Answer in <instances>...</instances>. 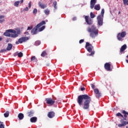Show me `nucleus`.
<instances>
[{
	"mask_svg": "<svg viewBox=\"0 0 128 128\" xmlns=\"http://www.w3.org/2000/svg\"><path fill=\"white\" fill-rule=\"evenodd\" d=\"M82 102H84L83 104ZM90 102H92V98L88 94L80 95L77 98L78 104L80 106H83L84 110H88V108H90Z\"/></svg>",
	"mask_w": 128,
	"mask_h": 128,
	"instance_id": "1",
	"label": "nucleus"
},
{
	"mask_svg": "<svg viewBox=\"0 0 128 128\" xmlns=\"http://www.w3.org/2000/svg\"><path fill=\"white\" fill-rule=\"evenodd\" d=\"M7 32H4V36H5L13 38H18V34H20V30H18L16 32V31L12 29L8 30Z\"/></svg>",
	"mask_w": 128,
	"mask_h": 128,
	"instance_id": "2",
	"label": "nucleus"
},
{
	"mask_svg": "<svg viewBox=\"0 0 128 128\" xmlns=\"http://www.w3.org/2000/svg\"><path fill=\"white\" fill-rule=\"evenodd\" d=\"M87 30L88 32H90L91 38H96L98 34V30H97L94 26H92L91 28L88 27Z\"/></svg>",
	"mask_w": 128,
	"mask_h": 128,
	"instance_id": "3",
	"label": "nucleus"
},
{
	"mask_svg": "<svg viewBox=\"0 0 128 128\" xmlns=\"http://www.w3.org/2000/svg\"><path fill=\"white\" fill-rule=\"evenodd\" d=\"M44 24H46V21L42 20V22L39 23L38 24H37L36 26L32 30L31 32L32 34H36L38 32V29L40 28V26H44Z\"/></svg>",
	"mask_w": 128,
	"mask_h": 128,
	"instance_id": "4",
	"label": "nucleus"
},
{
	"mask_svg": "<svg viewBox=\"0 0 128 128\" xmlns=\"http://www.w3.org/2000/svg\"><path fill=\"white\" fill-rule=\"evenodd\" d=\"M126 36V32H122L121 33H118L117 35V38L118 40L122 42L124 40V38Z\"/></svg>",
	"mask_w": 128,
	"mask_h": 128,
	"instance_id": "5",
	"label": "nucleus"
},
{
	"mask_svg": "<svg viewBox=\"0 0 128 128\" xmlns=\"http://www.w3.org/2000/svg\"><path fill=\"white\" fill-rule=\"evenodd\" d=\"M120 122L122 124H118L119 128H122V126H126V124H128V121H126V118L121 119Z\"/></svg>",
	"mask_w": 128,
	"mask_h": 128,
	"instance_id": "6",
	"label": "nucleus"
},
{
	"mask_svg": "<svg viewBox=\"0 0 128 128\" xmlns=\"http://www.w3.org/2000/svg\"><path fill=\"white\" fill-rule=\"evenodd\" d=\"M28 37H22L18 39V41L16 42V44H22V42H26V40H28Z\"/></svg>",
	"mask_w": 128,
	"mask_h": 128,
	"instance_id": "7",
	"label": "nucleus"
},
{
	"mask_svg": "<svg viewBox=\"0 0 128 128\" xmlns=\"http://www.w3.org/2000/svg\"><path fill=\"white\" fill-rule=\"evenodd\" d=\"M45 100L47 104L50 106L54 104L56 101L52 100V98H46Z\"/></svg>",
	"mask_w": 128,
	"mask_h": 128,
	"instance_id": "8",
	"label": "nucleus"
},
{
	"mask_svg": "<svg viewBox=\"0 0 128 128\" xmlns=\"http://www.w3.org/2000/svg\"><path fill=\"white\" fill-rule=\"evenodd\" d=\"M98 26H102L104 24V17L102 16H98L96 18Z\"/></svg>",
	"mask_w": 128,
	"mask_h": 128,
	"instance_id": "9",
	"label": "nucleus"
},
{
	"mask_svg": "<svg viewBox=\"0 0 128 128\" xmlns=\"http://www.w3.org/2000/svg\"><path fill=\"white\" fill-rule=\"evenodd\" d=\"M111 66L110 63L106 62L104 64V68L107 72H112V69L110 68Z\"/></svg>",
	"mask_w": 128,
	"mask_h": 128,
	"instance_id": "10",
	"label": "nucleus"
},
{
	"mask_svg": "<svg viewBox=\"0 0 128 128\" xmlns=\"http://www.w3.org/2000/svg\"><path fill=\"white\" fill-rule=\"evenodd\" d=\"M85 20L88 24L90 25L92 24V18H90L88 16H85Z\"/></svg>",
	"mask_w": 128,
	"mask_h": 128,
	"instance_id": "11",
	"label": "nucleus"
},
{
	"mask_svg": "<svg viewBox=\"0 0 128 128\" xmlns=\"http://www.w3.org/2000/svg\"><path fill=\"white\" fill-rule=\"evenodd\" d=\"M96 0H91L90 2V8L92 10L94 8V6H96Z\"/></svg>",
	"mask_w": 128,
	"mask_h": 128,
	"instance_id": "12",
	"label": "nucleus"
},
{
	"mask_svg": "<svg viewBox=\"0 0 128 128\" xmlns=\"http://www.w3.org/2000/svg\"><path fill=\"white\" fill-rule=\"evenodd\" d=\"M94 92L96 94V98H100L102 94L100 92V90H98V88L94 89Z\"/></svg>",
	"mask_w": 128,
	"mask_h": 128,
	"instance_id": "13",
	"label": "nucleus"
},
{
	"mask_svg": "<svg viewBox=\"0 0 128 128\" xmlns=\"http://www.w3.org/2000/svg\"><path fill=\"white\" fill-rule=\"evenodd\" d=\"M54 116H56V113L54 112H50L48 114V116L49 118H54Z\"/></svg>",
	"mask_w": 128,
	"mask_h": 128,
	"instance_id": "14",
	"label": "nucleus"
},
{
	"mask_svg": "<svg viewBox=\"0 0 128 128\" xmlns=\"http://www.w3.org/2000/svg\"><path fill=\"white\" fill-rule=\"evenodd\" d=\"M121 112H122V114H124L123 116H124V118H128V112H127L126 111L124 110H122Z\"/></svg>",
	"mask_w": 128,
	"mask_h": 128,
	"instance_id": "15",
	"label": "nucleus"
},
{
	"mask_svg": "<svg viewBox=\"0 0 128 128\" xmlns=\"http://www.w3.org/2000/svg\"><path fill=\"white\" fill-rule=\"evenodd\" d=\"M34 112L32 110H29L27 112L28 116L30 118L34 116Z\"/></svg>",
	"mask_w": 128,
	"mask_h": 128,
	"instance_id": "16",
	"label": "nucleus"
},
{
	"mask_svg": "<svg viewBox=\"0 0 128 128\" xmlns=\"http://www.w3.org/2000/svg\"><path fill=\"white\" fill-rule=\"evenodd\" d=\"M38 6L40 8H42L43 10L46 8V4H44V3H42V2H39Z\"/></svg>",
	"mask_w": 128,
	"mask_h": 128,
	"instance_id": "17",
	"label": "nucleus"
},
{
	"mask_svg": "<svg viewBox=\"0 0 128 128\" xmlns=\"http://www.w3.org/2000/svg\"><path fill=\"white\" fill-rule=\"evenodd\" d=\"M38 121V118L36 116L32 117L30 118V122H36Z\"/></svg>",
	"mask_w": 128,
	"mask_h": 128,
	"instance_id": "18",
	"label": "nucleus"
},
{
	"mask_svg": "<svg viewBox=\"0 0 128 128\" xmlns=\"http://www.w3.org/2000/svg\"><path fill=\"white\" fill-rule=\"evenodd\" d=\"M126 50V44H124L122 46L120 49V52L122 54V52H124V50Z\"/></svg>",
	"mask_w": 128,
	"mask_h": 128,
	"instance_id": "19",
	"label": "nucleus"
},
{
	"mask_svg": "<svg viewBox=\"0 0 128 128\" xmlns=\"http://www.w3.org/2000/svg\"><path fill=\"white\" fill-rule=\"evenodd\" d=\"M18 56V58H22L24 54L22 52H20L19 53H15L14 54V56Z\"/></svg>",
	"mask_w": 128,
	"mask_h": 128,
	"instance_id": "20",
	"label": "nucleus"
},
{
	"mask_svg": "<svg viewBox=\"0 0 128 128\" xmlns=\"http://www.w3.org/2000/svg\"><path fill=\"white\" fill-rule=\"evenodd\" d=\"M12 48V44H8V46L6 48V50H10Z\"/></svg>",
	"mask_w": 128,
	"mask_h": 128,
	"instance_id": "21",
	"label": "nucleus"
},
{
	"mask_svg": "<svg viewBox=\"0 0 128 128\" xmlns=\"http://www.w3.org/2000/svg\"><path fill=\"white\" fill-rule=\"evenodd\" d=\"M18 118L20 120H24V116L22 113H20L18 114Z\"/></svg>",
	"mask_w": 128,
	"mask_h": 128,
	"instance_id": "22",
	"label": "nucleus"
},
{
	"mask_svg": "<svg viewBox=\"0 0 128 128\" xmlns=\"http://www.w3.org/2000/svg\"><path fill=\"white\" fill-rule=\"evenodd\" d=\"M94 8L96 10H100V4H96L94 6Z\"/></svg>",
	"mask_w": 128,
	"mask_h": 128,
	"instance_id": "23",
	"label": "nucleus"
},
{
	"mask_svg": "<svg viewBox=\"0 0 128 128\" xmlns=\"http://www.w3.org/2000/svg\"><path fill=\"white\" fill-rule=\"evenodd\" d=\"M4 20V16H0V24H2Z\"/></svg>",
	"mask_w": 128,
	"mask_h": 128,
	"instance_id": "24",
	"label": "nucleus"
},
{
	"mask_svg": "<svg viewBox=\"0 0 128 128\" xmlns=\"http://www.w3.org/2000/svg\"><path fill=\"white\" fill-rule=\"evenodd\" d=\"M48 56V54L46 51H43L41 54V56L42 58H44V56Z\"/></svg>",
	"mask_w": 128,
	"mask_h": 128,
	"instance_id": "25",
	"label": "nucleus"
},
{
	"mask_svg": "<svg viewBox=\"0 0 128 128\" xmlns=\"http://www.w3.org/2000/svg\"><path fill=\"white\" fill-rule=\"evenodd\" d=\"M56 4H58L56 1H54L52 4V6H54V10H56V8H58L56 7Z\"/></svg>",
	"mask_w": 128,
	"mask_h": 128,
	"instance_id": "26",
	"label": "nucleus"
},
{
	"mask_svg": "<svg viewBox=\"0 0 128 128\" xmlns=\"http://www.w3.org/2000/svg\"><path fill=\"white\" fill-rule=\"evenodd\" d=\"M19 4H20V1H16L14 3V6H16V8H18Z\"/></svg>",
	"mask_w": 128,
	"mask_h": 128,
	"instance_id": "27",
	"label": "nucleus"
},
{
	"mask_svg": "<svg viewBox=\"0 0 128 128\" xmlns=\"http://www.w3.org/2000/svg\"><path fill=\"white\" fill-rule=\"evenodd\" d=\"M45 28H46V26H43L41 28H38V31L39 32H42V30H44Z\"/></svg>",
	"mask_w": 128,
	"mask_h": 128,
	"instance_id": "28",
	"label": "nucleus"
},
{
	"mask_svg": "<svg viewBox=\"0 0 128 128\" xmlns=\"http://www.w3.org/2000/svg\"><path fill=\"white\" fill-rule=\"evenodd\" d=\"M8 116H10V112L8 111H6L5 114H4V116L5 118H8Z\"/></svg>",
	"mask_w": 128,
	"mask_h": 128,
	"instance_id": "29",
	"label": "nucleus"
},
{
	"mask_svg": "<svg viewBox=\"0 0 128 128\" xmlns=\"http://www.w3.org/2000/svg\"><path fill=\"white\" fill-rule=\"evenodd\" d=\"M104 9H102L101 14L100 15H98L100 16H103L104 17Z\"/></svg>",
	"mask_w": 128,
	"mask_h": 128,
	"instance_id": "30",
	"label": "nucleus"
},
{
	"mask_svg": "<svg viewBox=\"0 0 128 128\" xmlns=\"http://www.w3.org/2000/svg\"><path fill=\"white\" fill-rule=\"evenodd\" d=\"M90 16L91 18H96V15H94L92 12H91L90 13Z\"/></svg>",
	"mask_w": 128,
	"mask_h": 128,
	"instance_id": "31",
	"label": "nucleus"
},
{
	"mask_svg": "<svg viewBox=\"0 0 128 128\" xmlns=\"http://www.w3.org/2000/svg\"><path fill=\"white\" fill-rule=\"evenodd\" d=\"M116 116H120L121 118H124V115H122V114H120V112H118L116 114Z\"/></svg>",
	"mask_w": 128,
	"mask_h": 128,
	"instance_id": "32",
	"label": "nucleus"
},
{
	"mask_svg": "<svg viewBox=\"0 0 128 128\" xmlns=\"http://www.w3.org/2000/svg\"><path fill=\"white\" fill-rule=\"evenodd\" d=\"M44 12L45 14H46V15L48 14H50V10H48V9L45 10H44Z\"/></svg>",
	"mask_w": 128,
	"mask_h": 128,
	"instance_id": "33",
	"label": "nucleus"
},
{
	"mask_svg": "<svg viewBox=\"0 0 128 128\" xmlns=\"http://www.w3.org/2000/svg\"><path fill=\"white\" fill-rule=\"evenodd\" d=\"M34 44L36 46H40V40H37L35 42Z\"/></svg>",
	"mask_w": 128,
	"mask_h": 128,
	"instance_id": "34",
	"label": "nucleus"
},
{
	"mask_svg": "<svg viewBox=\"0 0 128 128\" xmlns=\"http://www.w3.org/2000/svg\"><path fill=\"white\" fill-rule=\"evenodd\" d=\"M87 49L88 52H92V48L90 47H88L86 48Z\"/></svg>",
	"mask_w": 128,
	"mask_h": 128,
	"instance_id": "35",
	"label": "nucleus"
},
{
	"mask_svg": "<svg viewBox=\"0 0 128 128\" xmlns=\"http://www.w3.org/2000/svg\"><path fill=\"white\" fill-rule=\"evenodd\" d=\"M0 128H4V122L0 121Z\"/></svg>",
	"mask_w": 128,
	"mask_h": 128,
	"instance_id": "36",
	"label": "nucleus"
},
{
	"mask_svg": "<svg viewBox=\"0 0 128 128\" xmlns=\"http://www.w3.org/2000/svg\"><path fill=\"white\" fill-rule=\"evenodd\" d=\"M31 61L32 62H34V60H38V59H36V56H32L31 58Z\"/></svg>",
	"mask_w": 128,
	"mask_h": 128,
	"instance_id": "37",
	"label": "nucleus"
},
{
	"mask_svg": "<svg viewBox=\"0 0 128 128\" xmlns=\"http://www.w3.org/2000/svg\"><path fill=\"white\" fill-rule=\"evenodd\" d=\"M37 12H38V10H36V8H34L33 10V14H37Z\"/></svg>",
	"mask_w": 128,
	"mask_h": 128,
	"instance_id": "38",
	"label": "nucleus"
},
{
	"mask_svg": "<svg viewBox=\"0 0 128 128\" xmlns=\"http://www.w3.org/2000/svg\"><path fill=\"white\" fill-rule=\"evenodd\" d=\"M92 46V44H90L89 42H86V48H88V46Z\"/></svg>",
	"mask_w": 128,
	"mask_h": 128,
	"instance_id": "39",
	"label": "nucleus"
},
{
	"mask_svg": "<svg viewBox=\"0 0 128 128\" xmlns=\"http://www.w3.org/2000/svg\"><path fill=\"white\" fill-rule=\"evenodd\" d=\"M128 2V0H123L124 4L126 5Z\"/></svg>",
	"mask_w": 128,
	"mask_h": 128,
	"instance_id": "40",
	"label": "nucleus"
},
{
	"mask_svg": "<svg viewBox=\"0 0 128 128\" xmlns=\"http://www.w3.org/2000/svg\"><path fill=\"white\" fill-rule=\"evenodd\" d=\"M32 30V26L28 27L27 30Z\"/></svg>",
	"mask_w": 128,
	"mask_h": 128,
	"instance_id": "41",
	"label": "nucleus"
},
{
	"mask_svg": "<svg viewBox=\"0 0 128 128\" xmlns=\"http://www.w3.org/2000/svg\"><path fill=\"white\" fill-rule=\"evenodd\" d=\"M84 42V39H82V40H80L79 44H82V42Z\"/></svg>",
	"mask_w": 128,
	"mask_h": 128,
	"instance_id": "42",
	"label": "nucleus"
},
{
	"mask_svg": "<svg viewBox=\"0 0 128 128\" xmlns=\"http://www.w3.org/2000/svg\"><path fill=\"white\" fill-rule=\"evenodd\" d=\"M42 84L44 86H46V84H48L50 83H48L46 82H42Z\"/></svg>",
	"mask_w": 128,
	"mask_h": 128,
	"instance_id": "43",
	"label": "nucleus"
},
{
	"mask_svg": "<svg viewBox=\"0 0 128 128\" xmlns=\"http://www.w3.org/2000/svg\"><path fill=\"white\" fill-rule=\"evenodd\" d=\"M90 86H91L93 90H94V84H91Z\"/></svg>",
	"mask_w": 128,
	"mask_h": 128,
	"instance_id": "44",
	"label": "nucleus"
},
{
	"mask_svg": "<svg viewBox=\"0 0 128 128\" xmlns=\"http://www.w3.org/2000/svg\"><path fill=\"white\" fill-rule=\"evenodd\" d=\"M6 52V49H3L1 50V52Z\"/></svg>",
	"mask_w": 128,
	"mask_h": 128,
	"instance_id": "45",
	"label": "nucleus"
},
{
	"mask_svg": "<svg viewBox=\"0 0 128 128\" xmlns=\"http://www.w3.org/2000/svg\"><path fill=\"white\" fill-rule=\"evenodd\" d=\"M28 8H32V2H30L28 4Z\"/></svg>",
	"mask_w": 128,
	"mask_h": 128,
	"instance_id": "46",
	"label": "nucleus"
},
{
	"mask_svg": "<svg viewBox=\"0 0 128 128\" xmlns=\"http://www.w3.org/2000/svg\"><path fill=\"white\" fill-rule=\"evenodd\" d=\"M94 51L91 52V54H90V56H94Z\"/></svg>",
	"mask_w": 128,
	"mask_h": 128,
	"instance_id": "47",
	"label": "nucleus"
},
{
	"mask_svg": "<svg viewBox=\"0 0 128 128\" xmlns=\"http://www.w3.org/2000/svg\"><path fill=\"white\" fill-rule=\"evenodd\" d=\"M24 10H25V12H28V8L26 7L24 9Z\"/></svg>",
	"mask_w": 128,
	"mask_h": 128,
	"instance_id": "48",
	"label": "nucleus"
},
{
	"mask_svg": "<svg viewBox=\"0 0 128 128\" xmlns=\"http://www.w3.org/2000/svg\"><path fill=\"white\" fill-rule=\"evenodd\" d=\"M86 90V88H84V87H83V88H80V90H82V92L83 90Z\"/></svg>",
	"mask_w": 128,
	"mask_h": 128,
	"instance_id": "49",
	"label": "nucleus"
},
{
	"mask_svg": "<svg viewBox=\"0 0 128 128\" xmlns=\"http://www.w3.org/2000/svg\"><path fill=\"white\" fill-rule=\"evenodd\" d=\"M72 20L74 21V20H76V17H74L72 18Z\"/></svg>",
	"mask_w": 128,
	"mask_h": 128,
	"instance_id": "50",
	"label": "nucleus"
},
{
	"mask_svg": "<svg viewBox=\"0 0 128 128\" xmlns=\"http://www.w3.org/2000/svg\"><path fill=\"white\" fill-rule=\"evenodd\" d=\"M24 34H26L27 36H28V32H25Z\"/></svg>",
	"mask_w": 128,
	"mask_h": 128,
	"instance_id": "51",
	"label": "nucleus"
},
{
	"mask_svg": "<svg viewBox=\"0 0 128 128\" xmlns=\"http://www.w3.org/2000/svg\"><path fill=\"white\" fill-rule=\"evenodd\" d=\"M20 2V4H23V2H24V0H21Z\"/></svg>",
	"mask_w": 128,
	"mask_h": 128,
	"instance_id": "52",
	"label": "nucleus"
},
{
	"mask_svg": "<svg viewBox=\"0 0 128 128\" xmlns=\"http://www.w3.org/2000/svg\"><path fill=\"white\" fill-rule=\"evenodd\" d=\"M46 66H50V63L46 64Z\"/></svg>",
	"mask_w": 128,
	"mask_h": 128,
	"instance_id": "53",
	"label": "nucleus"
},
{
	"mask_svg": "<svg viewBox=\"0 0 128 128\" xmlns=\"http://www.w3.org/2000/svg\"><path fill=\"white\" fill-rule=\"evenodd\" d=\"M2 40V38H0V42Z\"/></svg>",
	"mask_w": 128,
	"mask_h": 128,
	"instance_id": "54",
	"label": "nucleus"
},
{
	"mask_svg": "<svg viewBox=\"0 0 128 128\" xmlns=\"http://www.w3.org/2000/svg\"><path fill=\"white\" fill-rule=\"evenodd\" d=\"M120 14V11L118 13V14Z\"/></svg>",
	"mask_w": 128,
	"mask_h": 128,
	"instance_id": "55",
	"label": "nucleus"
},
{
	"mask_svg": "<svg viewBox=\"0 0 128 128\" xmlns=\"http://www.w3.org/2000/svg\"><path fill=\"white\" fill-rule=\"evenodd\" d=\"M126 62H127V64H128V60H126Z\"/></svg>",
	"mask_w": 128,
	"mask_h": 128,
	"instance_id": "56",
	"label": "nucleus"
},
{
	"mask_svg": "<svg viewBox=\"0 0 128 128\" xmlns=\"http://www.w3.org/2000/svg\"><path fill=\"white\" fill-rule=\"evenodd\" d=\"M126 6H128V2L126 4Z\"/></svg>",
	"mask_w": 128,
	"mask_h": 128,
	"instance_id": "57",
	"label": "nucleus"
},
{
	"mask_svg": "<svg viewBox=\"0 0 128 128\" xmlns=\"http://www.w3.org/2000/svg\"><path fill=\"white\" fill-rule=\"evenodd\" d=\"M126 58H128V55L126 56Z\"/></svg>",
	"mask_w": 128,
	"mask_h": 128,
	"instance_id": "58",
	"label": "nucleus"
},
{
	"mask_svg": "<svg viewBox=\"0 0 128 128\" xmlns=\"http://www.w3.org/2000/svg\"><path fill=\"white\" fill-rule=\"evenodd\" d=\"M126 128H128V126H126Z\"/></svg>",
	"mask_w": 128,
	"mask_h": 128,
	"instance_id": "59",
	"label": "nucleus"
},
{
	"mask_svg": "<svg viewBox=\"0 0 128 128\" xmlns=\"http://www.w3.org/2000/svg\"><path fill=\"white\" fill-rule=\"evenodd\" d=\"M0 52H2V51H1V50H0Z\"/></svg>",
	"mask_w": 128,
	"mask_h": 128,
	"instance_id": "60",
	"label": "nucleus"
},
{
	"mask_svg": "<svg viewBox=\"0 0 128 128\" xmlns=\"http://www.w3.org/2000/svg\"><path fill=\"white\" fill-rule=\"evenodd\" d=\"M118 0H117V2H118Z\"/></svg>",
	"mask_w": 128,
	"mask_h": 128,
	"instance_id": "61",
	"label": "nucleus"
}]
</instances>
